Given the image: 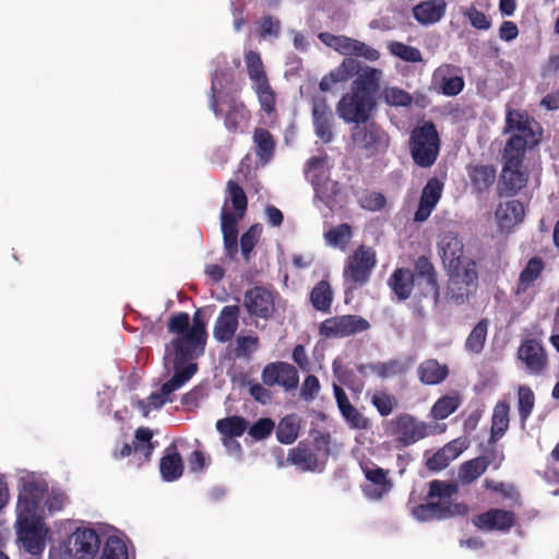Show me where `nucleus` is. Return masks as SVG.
Wrapping results in <instances>:
<instances>
[{
	"mask_svg": "<svg viewBox=\"0 0 559 559\" xmlns=\"http://www.w3.org/2000/svg\"><path fill=\"white\" fill-rule=\"evenodd\" d=\"M68 498L57 489H49L47 481L35 474H27L17 481L15 506V533L17 549L33 559L45 550L48 526L43 520L64 508Z\"/></svg>",
	"mask_w": 559,
	"mask_h": 559,
	"instance_id": "nucleus-1",
	"label": "nucleus"
},
{
	"mask_svg": "<svg viewBox=\"0 0 559 559\" xmlns=\"http://www.w3.org/2000/svg\"><path fill=\"white\" fill-rule=\"evenodd\" d=\"M169 332L175 334L173 343L166 348V359L173 358L175 374L173 379L163 384L159 392L151 393L148 403L136 402V408L143 416L150 414V408L158 409L173 392L180 390L182 385L195 373V364H188L183 369L180 364L186 359H192L204 352L205 328L199 311L194 312L193 323L189 324V316L185 312L173 316L169 320Z\"/></svg>",
	"mask_w": 559,
	"mask_h": 559,
	"instance_id": "nucleus-2",
	"label": "nucleus"
},
{
	"mask_svg": "<svg viewBox=\"0 0 559 559\" xmlns=\"http://www.w3.org/2000/svg\"><path fill=\"white\" fill-rule=\"evenodd\" d=\"M504 132L510 134L502 151L501 193L512 195L523 188V118L516 110H508Z\"/></svg>",
	"mask_w": 559,
	"mask_h": 559,
	"instance_id": "nucleus-3",
	"label": "nucleus"
},
{
	"mask_svg": "<svg viewBox=\"0 0 559 559\" xmlns=\"http://www.w3.org/2000/svg\"><path fill=\"white\" fill-rule=\"evenodd\" d=\"M439 254L443 264L454 273L450 276V298L457 305L464 302L467 296L475 288L476 273L473 267H459V260L462 255V243L453 231H445L440 235Z\"/></svg>",
	"mask_w": 559,
	"mask_h": 559,
	"instance_id": "nucleus-4",
	"label": "nucleus"
},
{
	"mask_svg": "<svg viewBox=\"0 0 559 559\" xmlns=\"http://www.w3.org/2000/svg\"><path fill=\"white\" fill-rule=\"evenodd\" d=\"M444 431V426L427 424L408 414H401L385 423V433L400 447L413 445L428 436Z\"/></svg>",
	"mask_w": 559,
	"mask_h": 559,
	"instance_id": "nucleus-5",
	"label": "nucleus"
},
{
	"mask_svg": "<svg viewBox=\"0 0 559 559\" xmlns=\"http://www.w3.org/2000/svg\"><path fill=\"white\" fill-rule=\"evenodd\" d=\"M455 492H457V488L454 485L441 480L430 481V501L417 506L413 510V515L420 522L454 515L459 511L457 504L452 503Z\"/></svg>",
	"mask_w": 559,
	"mask_h": 559,
	"instance_id": "nucleus-6",
	"label": "nucleus"
},
{
	"mask_svg": "<svg viewBox=\"0 0 559 559\" xmlns=\"http://www.w3.org/2000/svg\"><path fill=\"white\" fill-rule=\"evenodd\" d=\"M228 201L231 203V207H234L235 213L229 211ZM228 201L225 202L224 207H222V235H224L225 250H227L229 257H233L237 251L236 224L240 218H242L243 213L246 212L247 199L242 189L231 180L228 182Z\"/></svg>",
	"mask_w": 559,
	"mask_h": 559,
	"instance_id": "nucleus-7",
	"label": "nucleus"
},
{
	"mask_svg": "<svg viewBox=\"0 0 559 559\" xmlns=\"http://www.w3.org/2000/svg\"><path fill=\"white\" fill-rule=\"evenodd\" d=\"M409 152L416 165L420 167L433 165L440 152V138L432 123L424 122L423 126L413 130L409 138Z\"/></svg>",
	"mask_w": 559,
	"mask_h": 559,
	"instance_id": "nucleus-8",
	"label": "nucleus"
},
{
	"mask_svg": "<svg viewBox=\"0 0 559 559\" xmlns=\"http://www.w3.org/2000/svg\"><path fill=\"white\" fill-rule=\"evenodd\" d=\"M374 110L376 99L371 93L347 92L336 105V114L345 123H372L369 118Z\"/></svg>",
	"mask_w": 559,
	"mask_h": 559,
	"instance_id": "nucleus-9",
	"label": "nucleus"
},
{
	"mask_svg": "<svg viewBox=\"0 0 559 559\" xmlns=\"http://www.w3.org/2000/svg\"><path fill=\"white\" fill-rule=\"evenodd\" d=\"M352 146L371 158L389 147V135L376 122L358 123L350 131Z\"/></svg>",
	"mask_w": 559,
	"mask_h": 559,
	"instance_id": "nucleus-10",
	"label": "nucleus"
},
{
	"mask_svg": "<svg viewBox=\"0 0 559 559\" xmlns=\"http://www.w3.org/2000/svg\"><path fill=\"white\" fill-rule=\"evenodd\" d=\"M376 265V252L371 247L360 246L345 261L344 284L348 289L354 290L368 282L370 272Z\"/></svg>",
	"mask_w": 559,
	"mask_h": 559,
	"instance_id": "nucleus-11",
	"label": "nucleus"
},
{
	"mask_svg": "<svg viewBox=\"0 0 559 559\" xmlns=\"http://www.w3.org/2000/svg\"><path fill=\"white\" fill-rule=\"evenodd\" d=\"M63 559H93L99 550V537L92 528H78L63 542Z\"/></svg>",
	"mask_w": 559,
	"mask_h": 559,
	"instance_id": "nucleus-12",
	"label": "nucleus"
},
{
	"mask_svg": "<svg viewBox=\"0 0 559 559\" xmlns=\"http://www.w3.org/2000/svg\"><path fill=\"white\" fill-rule=\"evenodd\" d=\"M306 176L308 181L312 182L314 193L320 200L328 203L337 194V183L329 178L328 157L325 155L308 159Z\"/></svg>",
	"mask_w": 559,
	"mask_h": 559,
	"instance_id": "nucleus-13",
	"label": "nucleus"
},
{
	"mask_svg": "<svg viewBox=\"0 0 559 559\" xmlns=\"http://www.w3.org/2000/svg\"><path fill=\"white\" fill-rule=\"evenodd\" d=\"M318 38H320L324 45L334 49V51L342 56L360 57L367 61H376L380 56L379 51L369 47V45L347 36H336L330 33H321L318 35Z\"/></svg>",
	"mask_w": 559,
	"mask_h": 559,
	"instance_id": "nucleus-14",
	"label": "nucleus"
},
{
	"mask_svg": "<svg viewBox=\"0 0 559 559\" xmlns=\"http://www.w3.org/2000/svg\"><path fill=\"white\" fill-rule=\"evenodd\" d=\"M369 328L367 320L354 316H342L326 319L321 323L320 332L326 337H344L350 336L358 332H365Z\"/></svg>",
	"mask_w": 559,
	"mask_h": 559,
	"instance_id": "nucleus-15",
	"label": "nucleus"
},
{
	"mask_svg": "<svg viewBox=\"0 0 559 559\" xmlns=\"http://www.w3.org/2000/svg\"><path fill=\"white\" fill-rule=\"evenodd\" d=\"M262 382L267 386L278 385L284 390H294L298 384L297 370L286 362L269 364L262 370Z\"/></svg>",
	"mask_w": 559,
	"mask_h": 559,
	"instance_id": "nucleus-16",
	"label": "nucleus"
},
{
	"mask_svg": "<svg viewBox=\"0 0 559 559\" xmlns=\"http://www.w3.org/2000/svg\"><path fill=\"white\" fill-rule=\"evenodd\" d=\"M245 308L248 313L260 318H270L274 312V294L255 286L245 294Z\"/></svg>",
	"mask_w": 559,
	"mask_h": 559,
	"instance_id": "nucleus-17",
	"label": "nucleus"
},
{
	"mask_svg": "<svg viewBox=\"0 0 559 559\" xmlns=\"http://www.w3.org/2000/svg\"><path fill=\"white\" fill-rule=\"evenodd\" d=\"M432 83L447 96H456L464 88V79L459 69L450 63L442 64L433 71Z\"/></svg>",
	"mask_w": 559,
	"mask_h": 559,
	"instance_id": "nucleus-18",
	"label": "nucleus"
},
{
	"mask_svg": "<svg viewBox=\"0 0 559 559\" xmlns=\"http://www.w3.org/2000/svg\"><path fill=\"white\" fill-rule=\"evenodd\" d=\"M468 448L467 438H455L451 442L447 443L445 447L440 449L432 457L427 461V466L432 471H442L447 466L457 459Z\"/></svg>",
	"mask_w": 559,
	"mask_h": 559,
	"instance_id": "nucleus-19",
	"label": "nucleus"
},
{
	"mask_svg": "<svg viewBox=\"0 0 559 559\" xmlns=\"http://www.w3.org/2000/svg\"><path fill=\"white\" fill-rule=\"evenodd\" d=\"M474 525L484 531H509L513 525V514L506 510L490 509L474 519Z\"/></svg>",
	"mask_w": 559,
	"mask_h": 559,
	"instance_id": "nucleus-20",
	"label": "nucleus"
},
{
	"mask_svg": "<svg viewBox=\"0 0 559 559\" xmlns=\"http://www.w3.org/2000/svg\"><path fill=\"white\" fill-rule=\"evenodd\" d=\"M313 128L314 134L324 143H330L332 140V111L325 103L324 97L314 98L313 108Z\"/></svg>",
	"mask_w": 559,
	"mask_h": 559,
	"instance_id": "nucleus-21",
	"label": "nucleus"
},
{
	"mask_svg": "<svg viewBox=\"0 0 559 559\" xmlns=\"http://www.w3.org/2000/svg\"><path fill=\"white\" fill-rule=\"evenodd\" d=\"M238 318L239 308L237 306H225L215 321L214 338L222 343L229 342L235 336Z\"/></svg>",
	"mask_w": 559,
	"mask_h": 559,
	"instance_id": "nucleus-22",
	"label": "nucleus"
},
{
	"mask_svg": "<svg viewBox=\"0 0 559 559\" xmlns=\"http://www.w3.org/2000/svg\"><path fill=\"white\" fill-rule=\"evenodd\" d=\"M441 190H443V185H441L440 180L433 178L427 181L426 187L423 189V194H420L419 207H417L415 213V221H427L441 198Z\"/></svg>",
	"mask_w": 559,
	"mask_h": 559,
	"instance_id": "nucleus-23",
	"label": "nucleus"
},
{
	"mask_svg": "<svg viewBox=\"0 0 559 559\" xmlns=\"http://www.w3.org/2000/svg\"><path fill=\"white\" fill-rule=\"evenodd\" d=\"M334 396H336L338 412L345 421L350 425L354 429H368L369 420L364 417L346 397L345 391L342 390L337 384H334Z\"/></svg>",
	"mask_w": 559,
	"mask_h": 559,
	"instance_id": "nucleus-24",
	"label": "nucleus"
},
{
	"mask_svg": "<svg viewBox=\"0 0 559 559\" xmlns=\"http://www.w3.org/2000/svg\"><path fill=\"white\" fill-rule=\"evenodd\" d=\"M365 476H367L368 484L362 487V492L370 499H380L392 488L386 479L385 471L380 467H365Z\"/></svg>",
	"mask_w": 559,
	"mask_h": 559,
	"instance_id": "nucleus-25",
	"label": "nucleus"
},
{
	"mask_svg": "<svg viewBox=\"0 0 559 559\" xmlns=\"http://www.w3.org/2000/svg\"><path fill=\"white\" fill-rule=\"evenodd\" d=\"M495 217L501 230L508 231L522 223L523 203L520 201H507L501 203L496 207Z\"/></svg>",
	"mask_w": 559,
	"mask_h": 559,
	"instance_id": "nucleus-26",
	"label": "nucleus"
},
{
	"mask_svg": "<svg viewBox=\"0 0 559 559\" xmlns=\"http://www.w3.org/2000/svg\"><path fill=\"white\" fill-rule=\"evenodd\" d=\"M445 9L443 0L423 1L413 8V16L420 25H432L443 17Z\"/></svg>",
	"mask_w": 559,
	"mask_h": 559,
	"instance_id": "nucleus-27",
	"label": "nucleus"
},
{
	"mask_svg": "<svg viewBox=\"0 0 559 559\" xmlns=\"http://www.w3.org/2000/svg\"><path fill=\"white\" fill-rule=\"evenodd\" d=\"M448 377V366L433 358L427 359L417 366V378L425 385H437Z\"/></svg>",
	"mask_w": 559,
	"mask_h": 559,
	"instance_id": "nucleus-28",
	"label": "nucleus"
},
{
	"mask_svg": "<svg viewBox=\"0 0 559 559\" xmlns=\"http://www.w3.org/2000/svg\"><path fill=\"white\" fill-rule=\"evenodd\" d=\"M380 81H382V71L376 68H365L360 70L357 79L352 83V90L348 93H370L379 90Z\"/></svg>",
	"mask_w": 559,
	"mask_h": 559,
	"instance_id": "nucleus-29",
	"label": "nucleus"
},
{
	"mask_svg": "<svg viewBox=\"0 0 559 559\" xmlns=\"http://www.w3.org/2000/svg\"><path fill=\"white\" fill-rule=\"evenodd\" d=\"M489 464H491V461H489L488 456H477L471 461L464 462L463 465L460 466V471H457V480L463 484L475 481L485 474Z\"/></svg>",
	"mask_w": 559,
	"mask_h": 559,
	"instance_id": "nucleus-30",
	"label": "nucleus"
},
{
	"mask_svg": "<svg viewBox=\"0 0 559 559\" xmlns=\"http://www.w3.org/2000/svg\"><path fill=\"white\" fill-rule=\"evenodd\" d=\"M389 284H391L392 290L399 299H406L413 292V273L409 270L399 269L393 272Z\"/></svg>",
	"mask_w": 559,
	"mask_h": 559,
	"instance_id": "nucleus-31",
	"label": "nucleus"
},
{
	"mask_svg": "<svg viewBox=\"0 0 559 559\" xmlns=\"http://www.w3.org/2000/svg\"><path fill=\"white\" fill-rule=\"evenodd\" d=\"M461 405V397L457 394L443 395L432 405L430 416L436 420H444Z\"/></svg>",
	"mask_w": 559,
	"mask_h": 559,
	"instance_id": "nucleus-32",
	"label": "nucleus"
},
{
	"mask_svg": "<svg viewBox=\"0 0 559 559\" xmlns=\"http://www.w3.org/2000/svg\"><path fill=\"white\" fill-rule=\"evenodd\" d=\"M469 178L475 190L484 192L495 183L496 170L490 166H472Z\"/></svg>",
	"mask_w": 559,
	"mask_h": 559,
	"instance_id": "nucleus-33",
	"label": "nucleus"
},
{
	"mask_svg": "<svg viewBox=\"0 0 559 559\" xmlns=\"http://www.w3.org/2000/svg\"><path fill=\"white\" fill-rule=\"evenodd\" d=\"M546 354L543 347L533 343V341H526L525 343V367L526 369L539 373L546 367Z\"/></svg>",
	"mask_w": 559,
	"mask_h": 559,
	"instance_id": "nucleus-34",
	"label": "nucleus"
},
{
	"mask_svg": "<svg viewBox=\"0 0 559 559\" xmlns=\"http://www.w3.org/2000/svg\"><path fill=\"white\" fill-rule=\"evenodd\" d=\"M248 425L249 423L246 421V419L238 416H231L218 419L217 424H215V428H217V431L222 437L235 438L242 436Z\"/></svg>",
	"mask_w": 559,
	"mask_h": 559,
	"instance_id": "nucleus-35",
	"label": "nucleus"
},
{
	"mask_svg": "<svg viewBox=\"0 0 559 559\" xmlns=\"http://www.w3.org/2000/svg\"><path fill=\"white\" fill-rule=\"evenodd\" d=\"M99 559H128L126 539L117 533L109 535Z\"/></svg>",
	"mask_w": 559,
	"mask_h": 559,
	"instance_id": "nucleus-36",
	"label": "nucleus"
},
{
	"mask_svg": "<svg viewBox=\"0 0 559 559\" xmlns=\"http://www.w3.org/2000/svg\"><path fill=\"white\" fill-rule=\"evenodd\" d=\"M159 471L160 476H163L166 481H173L180 478L182 473L180 455L173 452L163 456V459H160Z\"/></svg>",
	"mask_w": 559,
	"mask_h": 559,
	"instance_id": "nucleus-37",
	"label": "nucleus"
},
{
	"mask_svg": "<svg viewBox=\"0 0 559 559\" xmlns=\"http://www.w3.org/2000/svg\"><path fill=\"white\" fill-rule=\"evenodd\" d=\"M254 144L258 148V156L263 164L270 162L273 157L274 141L270 132L265 129H255L254 131Z\"/></svg>",
	"mask_w": 559,
	"mask_h": 559,
	"instance_id": "nucleus-38",
	"label": "nucleus"
},
{
	"mask_svg": "<svg viewBox=\"0 0 559 559\" xmlns=\"http://www.w3.org/2000/svg\"><path fill=\"white\" fill-rule=\"evenodd\" d=\"M388 50L393 55V57L401 59L405 62H421L420 51L413 47L408 46L404 43H400L396 40H392L388 43Z\"/></svg>",
	"mask_w": 559,
	"mask_h": 559,
	"instance_id": "nucleus-39",
	"label": "nucleus"
},
{
	"mask_svg": "<svg viewBox=\"0 0 559 559\" xmlns=\"http://www.w3.org/2000/svg\"><path fill=\"white\" fill-rule=\"evenodd\" d=\"M360 371L365 376L368 373H372L381 379H388L402 372L403 366H401V364H399L397 361L379 362L361 366Z\"/></svg>",
	"mask_w": 559,
	"mask_h": 559,
	"instance_id": "nucleus-40",
	"label": "nucleus"
},
{
	"mask_svg": "<svg viewBox=\"0 0 559 559\" xmlns=\"http://www.w3.org/2000/svg\"><path fill=\"white\" fill-rule=\"evenodd\" d=\"M509 426V406L500 402L496 404L493 418H491V437L498 439Z\"/></svg>",
	"mask_w": 559,
	"mask_h": 559,
	"instance_id": "nucleus-41",
	"label": "nucleus"
},
{
	"mask_svg": "<svg viewBox=\"0 0 559 559\" xmlns=\"http://www.w3.org/2000/svg\"><path fill=\"white\" fill-rule=\"evenodd\" d=\"M298 436V419L294 415H289L282 419L276 430L278 441L284 444H290L297 439Z\"/></svg>",
	"mask_w": 559,
	"mask_h": 559,
	"instance_id": "nucleus-42",
	"label": "nucleus"
},
{
	"mask_svg": "<svg viewBox=\"0 0 559 559\" xmlns=\"http://www.w3.org/2000/svg\"><path fill=\"white\" fill-rule=\"evenodd\" d=\"M310 299H312L314 309L320 311L328 310L332 302L331 286H329L328 282L321 281L318 283L313 287L312 294H310Z\"/></svg>",
	"mask_w": 559,
	"mask_h": 559,
	"instance_id": "nucleus-43",
	"label": "nucleus"
},
{
	"mask_svg": "<svg viewBox=\"0 0 559 559\" xmlns=\"http://www.w3.org/2000/svg\"><path fill=\"white\" fill-rule=\"evenodd\" d=\"M246 67H248L249 79L252 84H266V76L263 71V63L261 62L260 55L249 50L246 52Z\"/></svg>",
	"mask_w": 559,
	"mask_h": 559,
	"instance_id": "nucleus-44",
	"label": "nucleus"
},
{
	"mask_svg": "<svg viewBox=\"0 0 559 559\" xmlns=\"http://www.w3.org/2000/svg\"><path fill=\"white\" fill-rule=\"evenodd\" d=\"M488 333V321L481 320L472 329L469 336L466 341V349L469 353L478 354L485 345L486 334Z\"/></svg>",
	"mask_w": 559,
	"mask_h": 559,
	"instance_id": "nucleus-45",
	"label": "nucleus"
},
{
	"mask_svg": "<svg viewBox=\"0 0 559 559\" xmlns=\"http://www.w3.org/2000/svg\"><path fill=\"white\" fill-rule=\"evenodd\" d=\"M352 237V229H349L348 224H341L337 227H334L324 234V239H326V243L334 248H345L346 243H348L349 238Z\"/></svg>",
	"mask_w": 559,
	"mask_h": 559,
	"instance_id": "nucleus-46",
	"label": "nucleus"
},
{
	"mask_svg": "<svg viewBox=\"0 0 559 559\" xmlns=\"http://www.w3.org/2000/svg\"><path fill=\"white\" fill-rule=\"evenodd\" d=\"M358 72V62L353 58H345L341 64H338L334 70H332L329 74L324 75L333 80H338L341 82H346L354 74Z\"/></svg>",
	"mask_w": 559,
	"mask_h": 559,
	"instance_id": "nucleus-47",
	"label": "nucleus"
},
{
	"mask_svg": "<svg viewBox=\"0 0 559 559\" xmlns=\"http://www.w3.org/2000/svg\"><path fill=\"white\" fill-rule=\"evenodd\" d=\"M371 404L376 409H378L381 416H388L392 414L393 408L396 405V400L393 395L384 391H377L371 395Z\"/></svg>",
	"mask_w": 559,
	"mask_h": 559,
	"instance_id": "nucleus-48",
	"label": "nucleus"
},
{
	"mask_svg": "<svg viewBox=\"0 0 559 559\" xmlns=\"http://www.w3.org/2000/svg\"><path fill=\"white\" fill-rule=\"evenodd\" d=\"M543 139V127L535 121L533 117H525V146L526 148L536 147Z\"/></svg>",
	"mask_w": 559,
	"mask_h": 559,
	"instance_id": "nucleus-49",
	"label": "nucleus"
},
{
	"mask_svg": "<svg viewBox=\"0 0 559 559\" xmlns=\"http://www.w3.org/2000/svg\"><path fill=\"white\" fill-rule=\"evenodd\" d=\"M385 103L393 107H406L411 104L409 94L397 87H385L382 92Z\"/></svg>",
	"mask_w": 559,
	"mask_h": 559,
	"instance_id": "nucleus-50",
	"label": "nucleus"
},
{
	"mask_svg": "<svg viewBox=\"0 0 559 559\" xmlns=\"http://www.w3.org/2000/svg\"><path fill=\"white\" fill-rule=\"evenodd\" d=\"M247 122V111L242 104H234L229 107L227 118H225V126L229 130H237Z\"/></svg>",
	"mask_w": 559,
	"mask_h": 559,
	"instance_id": "nucleus-51",
	"label": "nucleus"
},
{
	"mask_svg": "<svg viewBox=\"0 0 559 559\" xmlns=\"http://www.w3.org/2000/svg\"><path fill=\"white\" fill-rule=\"evenodd\" d=\"M259 340L253 335L239 336L236 338V357H247L257 350Z\"/></svg>",
	"mask_w": 559,
	"mask_h": 559,
	"instance_id": "nucleus-52",
	"label": "nucleus"
},
{
	"mask_svg": "<svg viewBox=\"0 0 559 559\" xmlns=\"http://www.w3.org/2000/svg\"><path fill=\"white\" fill-rule=\"evenodd\" d=\"M461 14L469 20L472 27L477 29L489 28V21L481 12L477 11L474 5L468 8H461Z\"/></svg>",
	"mask_w": 559,
	"mask_h": 559,
	"instance_id": "nucleus-53",
	"label": "nucleus"
},
{
	"mask_svg": "<svg viewBox=\"0 0 559 559\" xmlns=\"http://www.w3.org/2000/svg\"><path fill=\"white\" fill-rule=\"evenodd\" d=\"M255 93H258L260 106L266 112L273 111L274 95L267 83H254Z\"/></svg>",
	"mask_w": 559,
	"mask_h": 559,
	"instance_id": "nucleus-54",
	"label": "nucleus"
},
{
	"mask_svg": "<svg viewBox=\"0 0 559 559\" xmlns=\"http://www.w3.org/2000/svg\"><path fill=\"white\" fill-rule=\"evenodd\" d=\"M229 83V75L226 73H222V75H218V73H215L214 76H212V99H211V108L214 114H218V110L216 109V97L222 95L223 90L225 88V85Z\"/></svg>",
	"mask_w": 559,
	"mask_h": 559,
	"instance_id": "nucleus-55",
	"label": "nucleus"
},
{
	"mask_svg": "<svg viewBox=\"0 0 559 559\" xmlns=\"http://www.w3.org/2000/svg\"><path fill=\"white\" fill-rule=\"evenodd\" d=\"M280 28H281L280 20L272 17V16H265L262 19V21H260V26H259L260 37L276 38L280 35Z\"/></svg>",
	"mask_w": 559,
	"mask_h": 559,
	"instance_id": "nucleus-56",
	"label": "nucleus"
},
{
	"mask_svg": "<svg viewBox=\"0 0 559 559\" xmlns=\"http://www.w3.org/2000/svg\"><path fill=\"white\" fill-rule=\"evenodd\" d=\"M151 438L152 432L147 428H139L135 431V451L141 452L145 457L151 453Z\"/></svg>",
	"mask_w": 559,
	"mask_h": 559,
	"instance_id": "nucleus-57",
	"label": "nucleus"
},
{
	"mask_svg": "<svg viewBox=\"0 0 559 559\" xmlns=\"http://www.w3.org/2000/svg\"><path fill=\"white\" fill-rule=\"evenodd\" d=\"M484 487L496 492V495L504 498V499H514L515 490L512 485H508L501 481H496L493 479H485Z\"/></svg>",
	"mask_w": 559,
	"mask_h": 559,
	"instance_id": "nucleus-58",
	"label": "nucleus"
},
{
	"mask_svg": "<svg viewBox=\"0 0 559 559\" xmlns=\"http://www.w3.org/2000/svg\"><path fill=\"white\" fill-rule=\"evenodd\" d=\"M287 460L302 469L311 468V463L313 462V459L311 457V454L308 452V450L300 448H296L290 451Z\"/></svg>",
	"mask_w": 559,
	"mask_h": 559,
	"instance_id": "nucleus-59",
	"label": "nucleus"
},
{
	"mask_svg": "<svg viewBox=\"0 0 559 559\" xmlns=\"http://www.w3.org/2000/svg\"><path fill=\"white\" fill-rule=\"evenodd\" d=\"M544 270L543 259L539 257H533L526 261L525 265V284L528 285L539 277Z\"/></svg>",
	"mask_w": 559,
	"mask_h": 559,
	"instance_id": "nucleus-60",
	"label": "nucleus"
},
{
	"mask_svg": "<svg viewBox=\"0 0 559 559\" xmlns=\"http://www.w3.org/2000/svg\"><path fill=\"white\" fill-rule=\"evenodd\" d=\"M274 424L269 418L259 419L249 428V435L255 440H262L273 431Z\"/></svg>",
	"mask_w": 559,
	"mask_h": 559,
	"instance_id": "nucleus-61",
	"label": "nucleus"
},
{
	"mask_svg": "<svg viewBox=\"0 0 559 559\" xmlns=\"http://www.w3.org/2000/svg\"><path fill=\"white\" fill-rule=\"evenodd\" d=\"M259 226H252L251 229H249L248 231H246L245 235L241 236L242 254L248 255L250 253L253 246H255L257 240L259 239Z\"/></svg>",
	"mask_w": 559,
	"mask_h": 559,
	"instance_id": "nucleus-62",
	"label": "nucleus"
},
{
	"mask_svg": "<svg viewBox=\"0 0 559 559\" xmlns=\"http://www.w3.org/2000/svg\"><path fill=\"white\" fill-rule=\"evenodd\" d=\"M319 392V381L314 376H309L304 380L302 389H300V395L307 401L313 400L314 395Z\"/></svg>",
	"mask_w": 559,
	"mask_h": 559,
	"instance_id": "nucleus-63",
	"label": "nucleus"
},
{
	"mask_svg": "<svg viewBox=\"0 0 559 559\" xmlns=\"http://www.w3.org/2000/svg\"><path fill=\"white\" fill-rule=\"evenodd\" d=\"M383 204H385V199H383L382 194L376 192L367 194V197L361 200V206L371 211L382 209Z\"/></svg>",
	"mask_w": 559,
	"mask_h": 559,
	"instance_id": "nucleus-64",
	"label": "nucleus"
}]
</instances>
